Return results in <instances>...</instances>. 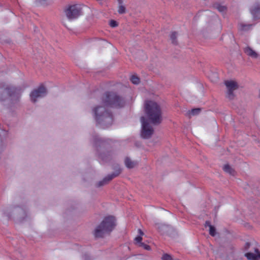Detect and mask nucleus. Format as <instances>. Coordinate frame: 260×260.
<instances>
[{
  "instance_id": "f8f14e48",
  "label": "nucleus",
  "mask_w": 260,
  "mask_h": 260,
  "mask_svg": "<svg viewBox=\"0 0 260 260\" xmlns=\"http://www.w3.org/2000/svg\"><path fill=\"white\" fill-rule=\"evenodd\" d=\"M252 15L255 17H260V5L253 6L250 10Z\"/></svg>"
},
{
  "instance_id": "20e7f679",
  "label": "nucleus",
  "mask_w": 260,
  "mask_h": 260,
  "mask_svg": "<svg viewBox=\"0 0 260 260\" xmlns=\"http://www.w3.org/2000/svg\"><path fill=\"white\" fill-rule=\"evenodd\" d=\"M101 102L103 106H96L92 110L94 114L95 119L99 123L106 120L108 122H111L112 121V115L106 110V108L109 106H106L104 105L102 99Z\"/></svg>"
},
{
  "instance_id": "ddd939ff",
  "label": "nucleus",
  "mask_w": 260,
  "mask_h": 260,
  "mask_svg": "<svg viewBox=\"0 0 260 260\" xmlns=\"http://www.w3.org/2000/svg\"><path fill=\"white\" fill-rule=\"evenodd\" d=\"M126 167L129 169L134 168L137 163L134 161H132L129 157H126L124 160Z\"/></svg>"
},
{
  "instance_id": "f03ea898",
  "label": "nucleus",
  "mask_w": 260,
  "mask_h": 260,
  "mask_svg": "<svg viewBox=\"0 0 260 260\" xmlns=\"http://www.w3.org/2000/svg\"><path fill=\"white\" fill-rule=\"evenodd\" d=\"M115 219L112 216L104 218L101 223L94 230L93 235L95 238H102L109 234L115 226Z\"/></svg>"
},
{
  "instance_id": "39448f33",
  "label": "nucleus",
  "mask_w": 260,
  "mask_h": 260,
  "mask_svg": "<svg viewBox=\"0 0 260 260\" xmlns=\"http://www.w3.org/2000/svg\"><path fill=\"white\" fill-rule=\"evenodd\" d=\"M141 121L142 125L141 136L144 139H148L153 134V128L146 121L144 117H141Z\"/></svg>"
},
{
  "instance_id": "a211bd4d",
  "label": "nucleus",
  "mask_w": 260,
  "mask_h": 260,
  "mask_svg": "<svg viewBox=\"0 0 260 260\" xmlns=\"http://www.w3.org/2000/svg\"><path fill=\"white\" fill-rule=\"evenodd\" d=\"M201 111L200 108L193 109L188 112V115L189 116L197 115L200 113Z\"/></svg>"
},
{
  "instance_id": "4be33fe9",
  "label": "nucleus",
  "mask_w": 260,
  "mask_h": 260,
  "mask_svg": "<svg viewBox=\"0 0 260 260\" xmlns=\"http://www.w3.org/2000/svg\"><path fill=\"white\" fill-rule=\"evenodd\" d=\"M162 260H172V257L170 255L168 254H164L162 257Z\"/></svg>"
},
{
  "instance_id": "cd10ccee",
  "label": "nucleus",
  "mask_w": 260,
  "mask_h": 260,
  "mask_svg": "<svg viewBox=\"0 0 260 260\" xmlns=\"http://www.w3.org/2000/svg\"><path fill=\"white\" fill-rule=\"evenodd\" d=\"M259 96H260V90H259Z\"/></svg>"
},
{
  "instance_id": "9d476101",
  "label": "nucleus",
  "mask_w": 260,
  "mask_h": 260,
  "mask_svg": "<svg viewBox=\"0 0 260 260\" xmlns=\"http://www.w3.org/2000/svg\"><path fill=\"white\" fill-rule=\"evenodd\" d=\"M245 256L249 260H260V252L256 248H254L253 252H247L245 254Z\"/></svg>"
},
{
  "instance_id": "7ed1b4c3",
  "label": "nucleus",
  "mask_w": 260,
  "mask_h": 260,
  "mask_svg": "<svg viewBox=\"0 0 260 260\" xmlns=\"http://www.w3.org/2000/svg\"><path fill=\"white\" fill-rule=\"evenodd\" d=\"M103 102L106 106L120 108L124 106V100L116 93L107 92L102 96Z\"/></svg>"
},
{
  "instance_id": "5701e85b",
  "label": "nucleus",
  "mask_w": 260,
  "mask_h": 260,
  "mask_svg": "<svg viewBox=\"0 0 260 260\" xmlns=\"http://www.w3.org/2000/svg\"><path fill=\"white\" fill-rule=\"evenodd\" d=\"M139 246L142 247L144 249L147 250H149L150 249V247L149 245L144 244V243H140Z\"/></svg>"
},
{
  "instance_id": "412c9836",
  "label": "nucleus",
  "mask_w": 260,
  "mask_h": 260,
  "mask_svg": "<svg viewBox=\"0 0 260 260\" xmlns=\"http://www.w3.org/2000/svg\"><path fill=\"white\" fill-rule=\"evenodd\" d=\"M171 39L173 43H176V40L177 38V33L176 32H173L170 36Z\"/></svg>"
},
{
  "instance_id": "b1692460",
  "label": "nucleus",
  "mask_w": 260,
  "mask_h": 260,
  "mask_svg": "<svg viewBox=\"0 0 260 260\" xmlns=\"http://www.w3.org/2000/svg\"><path fill=\"white\" fill-rule=\"evenodd\" d=\"M110 25L112 27H116L117 26V23L114 20H111L110 22Z\"/></svg>"
},
{
  "instance_id": "f3484780",
  "label": "nucleus",
  "mask_w": 260,
  "mask_h": 260,
  "mask_svg": "<svg viewBox=\"0 0 260 260\" xmlns=\"http://www.w3.org/2000/svg\"><path fill=\"white\" fill-rule=\"evenodd\" d=\"M213 7L221 13H224L226 11V7L221 6L218 4H214Z\"/></svg>"
},
{
  "instance_id": "aec40b11",
  "label": "nucleus",
  "mask_w": 260,
  "mask_h": 260,
  "mask_svg": "<svg viewBox=\"0 0 260 260\" xmlns=\"http://www.w3.org/2000/svg\"><path fill=\"white\" fill-rule=\"evenodd\" d=\"M119 3L120 5H119L118 7V12L119 14H123L125 12V7L121 5L122 1L121 0L119 1Z\"/></svg>"
},
{
  "instance_id": "a878e982",
  "label": "nucleus",
  "mask_w": 260,
  "mask_h": 260,
  "mask_svg": "<svg viewBox=\"0 0 260 260\" xmlns=\"http://www.w3.org/2000/svg\"><path fill=\"white\" fill-rule=\"evenodd\" d=\"M250 243H247L246 244V245H245V248H246V249H248V248H249V247H250Z\"/></svg>"
},
{
  "instance_id": "6ab92c4d",
  "label": "nucleus",
  "mask_w": 260,
  "mask_h": 260,
  "mask_svg": "<svg viewBox=\"0 0 260 260\" xmlns=\"http://www.w3.org/2000/svg\"><path fill=\"white\" fill-rule=\"evenodd\" d=\"M131 81L135 84H138L140 83V79L136 75H133L131 77Z\"/></svg>"
},
{
  "instance_id": "4468645a",
  "label": "nucleus",
  "mask_w": 260,
  "mask_h": 260,
  "mask_svg": "<svg viewBox=\"0 0 260 260\" xmlns=\"http://www.w3.org/2000/svg\"><path fill=\"white\" fill-rule=\"evenodd\" d=\"M14 91L15 90L13 88L7 86L4 88V90L3 91V93L7 96H10L12 95Z\"/></svg>"
},
{
  "instance_id": "6e6552de",
  "label": "nucleus",
  "mask_w": 260,
  "mask_h": 260,
  "mask_svg": "<svg viewBox=\"0 0 260 260\" xmlns=\"http://www.w3.org/2000/svg\"><path fill=\"white\" fill-rule=\"evenodd\" d=\"M46 92V89L44 86L41 85L39 86L37 89L33 90L31 92L30 96L31 101L34 103H35L38 98L43 96L44 94H45Z\"/></svg>"
},
{
  "instance_id": "423d86ee",
  "label": "nucleus",
  "mask_w": 260,
  "mask_h": 260,
  "mask_svg": "<svg viewBox=\"0 0 260 260\" xmlns=\"http://www.w3.org/2000/svg\"><path fill=\"white\" fill-rule=\"evenodd\" d=\"M80 13V9L77 5L70 6L65 11L66 15L69 19L77 18Z\"/></svg>"
},
{
  "instance_id": "dca6fc26",
  "label": "nucleus",
  "mask_w": 260,
  "mask_h": 260,
  "mask_svg": "<svg viewBox=\"0 0 260 260\" xmlns=\"http://www.w3.org/2000/svg\"><path fill=\"white\" fill-rule=\"evenodd\" d=\"M205 226H208L209 228V234L212 236H214L216 234L215 228L210 224L209 221H206L205 223Z\"/></svg>"
},
{
  "instance_id": "9b49d317",
  "label": "nucleus",
  "mask_w": 260,
  "mask_h": 260,
  "mask_svg": "<svg viewBox=\"0 0 260 260\" xmlns=\"http://www.w3.org/2000/svg\"><path fill=\"white\" fill-rule=\"evenodd\" d=\"M244 51L248 56L253 58H256L258 57V54L249 46L245 47L244 49Z\"/></svg>"
},
{
  "instance_id": "0eeeda50",
  "label": "nucleus",
  "mask_w": 260,
  "mask_h": 260,
  "mask_svg": "<svg viewBox=\"0 0 260 260\" xmlns=\"http://www.w3.org/2000/svg\"><path fill=\"white\" fill-rule=\"evenodd\" d=\"M224 84L228 89L227 96L230 99H232L234 97L233 91L237 89L239 87L238 83L233 80L225 81Z\"/></svg>"
},
{
  "instance_id": "2eb2a0df",
  "label": "nucleus",
  "mask_w": 260,
  "mask_h": 260,
  "mask_svg": "<svg viewBox=\"0 0 260 260\" xmlns=\"http://www.w3.org/2000/svg\"><path fill=\"white\" fill-rule=\"evenodd\" d=\"M224 172L230 174L231 175L234 176L236 174V172L231 166L229 165H225L223 168Z\"/></svg>"
},
{
  "instance_id": "1a4fd4ad",
  "label": "nucleus",
  "mask_w": 260,
  "mask_h": 260,
  "mask_svg": "<svg viewBox=\"0 0 260 260\" xmlns=\"http://www.w3.org/2000/svg\"><path fill=\"white\" fill-rule=\"evenodd\" d=\"M120 169H117L114 173H112V174L108 175L107 176L105 177L102 181H100L98 183V186L99 187H100L101 186L108 184L114 178L118 176L120 174Z\"/></svg>"
},
{
  "instance_id": "f257e3e1",
  "label": "nucleus",
  "mask_w": 260,
  "mask_h": 260,
  "mask_svg": "<svg viewBox=\"0 0 260 260\" xmlns=\"http://www.w3.org/2000/svg\"><path fill=\"white\" fill-rule=\"evenodd\" d=\"M144 110L147 119L154 125L160 124L162 120V110L160 105L152 100H146Z\"/></svg>"
},
{
  "instance_id": "bb28decb",
  "label": "nucleus",
  "mask_w": 260,
  "mask_h": 260,
  "mask_svg": "<svg viewBox=\"0 0 260 260\" xmlns=\"http://www.w3.org/2000/svg\"><path fill=\"white\" fill-rule=\"evenodd\" d=\"M139 232L141 235H143L144 234L143 232L141 230H139Z\"/></svg>"
},
{
  "instance_id": "393cba45",
  "label": "nucleus",
  "mask_w": 260,
  "mask_h": 260,
  "mask_svg": "<svg viewBox=\"0 0 260 260\" xmlns=\"http://www.w3.org/2000/svg\"><path fill=\"white\" fill-rule=\"evenodd\" d=\"M142 240V238L141 237V236H138V237H137L136 238H135V241L137 243H139V244H140V243H142L141 242V241Z\"/></svg>"
}]
</instances>
